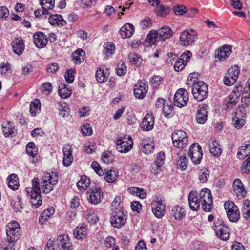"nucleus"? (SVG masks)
Wrapping results in <instances>:
<instances>
[{"instance_id": "nucleus-1", "label": "nucleus", "mask_w": 250, "mask_h": 250, "mask_svg": "<svg viewBox=\"0 0 250 250\" xmlns=\"http://www.w3.org/2000/svg\"><path fill=\"white\" fill-rule=\"evenodd\" d=\"M32 187L26 188L25 191L31 198V204L37 208L42 203L39 179L34 178L32 181Z\"/></svg>"}, {"instance_id": "nucleus-2", "label": "nucleus", "mask_w": 250, "mask_h": 250, "mask_svg": "<svg viewBox=\"0 0 250 250\" xmlns=\"http://www.w3.org/2000/svg\"><path fill=\"white\" fill-rule=\"evenodd\" d=\"M58 176L54 172H45L42 177V188L44 193H50L58 181Z\"/></svg>"}, {"instance_id": "nucleus-3", "label": "nucleus", "mask_w": 250, "mask_h": 250, "mask_svg": "<svg viewBox=\"0 0 250 250\" xmlns=\"http://www.w3.org/2000/svg\"><path fill=\"white\" fill-rule=\"evenodd\" d=\"M197 38V33L195 30L188 29L180 33L179 42L181 46L188 47L193 45Z\"/></svg>"}, {"instance_id": "nucleus-4", "label": "nucleus", "mask_w": 250, "mask_h": 250, "mask_svg": "<svg viewBox=\"0 0 250 250\" xmlns=\"http://www.w3.org/2000/svg\"><path fill=\"white\" fill-rule=\"evenodd\" d=\"M192 93L194 98L197 101H202L208 95V87L203 81H198L192 84Z\"/></svg>"}, {"instance_id": "nucleus-5", "label": "nucleus", "mask_w": 250, "mask_h": 250, "mask_svg": "<svg viewBox=\"0 0 250 250\" xmlns=\"http://www.w3.org/2000/svg\"><path fill=\"white\" fill-rule=\"evenodd\" d=\"M152 211L155 216L162 218L165 213L166 204L165 199L162 197L156 196L151 202Z\"/></svg>"}, {"instance_id": "nucleus-6", "label": "nucleus", "mask_w": 250, "mask_h": 250, "mask_svg": "<svg viewBox=\"0 0 250 250\" xmlns=\"http://www.w3.org/2000/svg\"><path fill=\"white\" fill-rule=\"evenodd\" d=\"M198 196L202 209L206 212H210L212 208L213 200L210 191L208 188L203 189Z\"/></svg>"}, {"instance_id": "nucleus-7", "label": "nucleus", "mask_w": 250, "mask_h": 250, "mask_svg": "<svg viewBox=\"0 0 250 250\" xmlns=\"http://www.w3.org/2000/svg\"><path fill=\"white\" fill-rule=\"evenodd\" d=\"M6 234L9 242H16L21 235L19 223L15 221L9 222L6 226Z\"/></svg>"}, {"instance_id": "nucleus-8", "label": "nucleus", "mask_w": 250, "mask_h": 250, "mask_svg": "<svg viewBox=\"0 0 250 250\" xmlns=\"http://www.w3.org/2000/svg\"><path fill=\"white\" fill-rule=\"evenodd\" d=\"M133 139L130 136L124 135L116 141L117 149L120 153H126L133 147Z\"/></svg>"}, {"instance_id": "nucleus-9", "label": "nucleus", "mask_w": 250, "mask_h": 250, "mask_svg": "<svg viewBox=\"0 0 250 250\" xmlns=\"http://www.w3.org/2000/svg\"><path fill=\"white\" fill-rule=\"evenodd\" d=\"M224 208L228 218L232 222H236L240 218V212L237 206L232 201H228L224 204Z\"/></svg>"}, {"instance_id": "nucleus-10", "label": "nucleus", "mask_w": 250, "mask_h": 250, "mask_svg": "<svg viewBox=\"0 0 250 250\" xmlns=\"http://www.w3.org/2000/svg\"><path fill=\"white\" fill-rule=\"evenodd\" d=\"M214 229L216 235L222 240H227L230 237L229 228L219 219L214 222Z\"/></svg>"}, {"instance_id": "nucleus-11", "label": "nucleus", "mask_w": 250, "mask_h": 250, "mask_svg": "<svg viewBox=\"0 0 250 250\" xmlns=\"http://www.w3.org/2000/svg\"><path fill=\"white\" fill-rule=\"evenodd\" d=\"M240 71L237 65L232 66L229 69L223 79L224 84L228 86L233 85L238 79Z\"/></svg>"}, {"instance_id": "nucleus-12", "label": "nucleus", "mask_w": 250, "mask_h": 250, "mask_svg": "<svg viewBox=\"0 0 250 250\" xmlns=\"http://www.w3.org/2000/svg\"><path fill=\"white\" fill-rule=\"evenodd\" d=\"M172 139L173 145L177 148H184L188 142V138L185 131L177 130L172 134Z\"/></svg>"}, {"instance_id": "nucleus-13", "label": "nucleus", "mask_w": 250, "mask_h": 250, "mask_svg": "<svg viewBox=\"0 0 250 250\" xmlns=\"http://www.w3.org/2000/svg\"><path fill=\"white\" fill-rule=\"evenodd\" d=\"M188 101V93L184 88L177 90L174 97V104L178 107H183L187 105Z\"/></svg>"}, {"instance_id": "nucleus-14", "label": "nucleus", "mask_w": 250, "mask_h": 250, "mask_svg": "<svg viewBox=\"0 0 250 250\" xmlns=\"http://www.w3.org/2000/svg\"><path fill=\"white\" fill-rule=\"evenodd\" d=\"M246 110L243 108H237L235 110L232 122L234 126L237 129L243 127L246 123Z\"/></svg>"}, {"instance_id": "nucleus-15", "label": "nucleus", "mask_w": 250, "mask_h": 250, "mask_svg": "<svg viewBox=\"0 0 250 250\" xmlns=\"http://www.w3.org/2000/svg\"><path fill=\"white\" fill-rule=\"evenodd\" d=\"M189 156L192 162L195 164H198L202 159L203 153L202 148L197 143L192 144L189 150Z\"/></svg>"}, {"instance_id": "nucleus-16", "label": "nucleus", "mask_w": 250, "mask_h": 250, "mask_svg": "<svg viewBox=\"0 0 250 250\" xmlns=\"http://www.w3.org/2000/svg\"><path fill=\"white\" fill-rule=\"evenodd\" d=\"M86 196L89 203L91 204L97 205L101 202L103 195L101 189L96 188L87 191Z\"/></svg>"}, {"instance_id": "nucleus-17", "label": "nucleus", "mask_w": 250, "mask_h": 250, "mask_svg": "<svg viewBox=\"0 0 250 250\" xmlns=\"http://www.w3.org/2000/svg\"><path fill=\"white\" fill-rule=\"evenodd\" d=\"M126 222V218L123 210L114 211L110 218V223L114 228H120Z\"/></svg>"}, {"instance_id": "nucleus-18", "label": "nucleus", "mask_w": 250, "mask_h": 250, "mask_svg": "<svg viewBox=\"0 0 250 250\" xmlns=\"http://www.w3.org/2000/svg\"><path fill=\"white\" fill-rule=\"evenodd\" d=\"M55 243L60 250H72L73 249L70 238L67 235L58 236Z\"/></svg>"}, {"instance_id": "nucleus-19", "label": "nucleus", "mask_w": 250, "mask_h": 250, "mask_svg": "<svg viewBox=\"0 0 250 250\" xmlns=\"http://www.w3.org/2000/svg\"><path fill=\"white\" fill-rule=\"evenodd\" d=\"M191 55V52L190 51H187L183 53L174 64L175 70L177 72L182 71L188 62Z\"/></svg>"}, {"instance_id": "nucleus-20", "label": "nucleus", "mask_w": 250, "mask_h": 250, "mask_svg": "<svg viewBox=\"0 0 250 250\" xmlns=\"http://www.w3.org/2000/svg\"><path fill=\"white\" fill-rule=\"evenodd\" d=\"M148 85L146 82H139L135 86L134 94L135 96L140 99H143L146 94Z\"/></svg>"}, {"instance_id": "nucleus-21", "label": "nucleus", "mask_w": 250, "mask_h": 250, "mask_svg": "<svg viewBox=\"0 0 250 250\" xmlns=\"http://www.w3.org/2000/svg\"><path fill=\"white\" fill-rule=\"evenodd\" d=\"M33 39L35 45L39 48L45 47L48 43L47 37L41 32L34 33Z\"/></svg>"}, {"instance_id": "nucleus-22", "label": "nucleus", "mask_w": 250, "mask_h": 250, "mask_svg": "<svg viewBox=\"0 0 250 250\" xmlns=\"http://www.w3.org/2000/svg\"><path fill=\"white\" fill-rule=\"evenodd\" d=\"M233 191L238 199L244 197L247 191L242 181L239 179H235L233 183Z\"/></svg>"}, {"instance_id": "nucleus-23", "label": "nucleus", "mask_w": 250, "mask_h": 250, "mask_svg": "<svg viewBox=\"0 0 250 250\" xmlns=\"http://www.w3.org/2000/svg\"><path fill=\"white\" fill-rule=\"evenodd\" d=\"M62 151L63 154V164L65 166H69L73 161L72 148L69 144H66L63 146Z\"/></svg>"}, {"instance_id": "nucleus-24", "label": "nucleus", "mask_w": 250, "mask_h": 250, "mask_svg": "<svg viewBox=\"0 0 250 250\" xmlns=\"http://www.w3.org/2000/svg\"><path fill=\"white\" fill-rule=\"evenodd\" d=\"M188 199L190 209L193 211L199 210L201 203L199 196H197L196 192L191 191L189 193Z\"/></svg>"}, {"instance_id": "nucleus-25", "label": "nucleus", "mask_w": 250, "mask_h": 250, "mask_svg": "<svg viewBox=\"0 0 250 250\" xmlns=\"http://www.w3.org/2000/svg\"><path fill=\"white\" fill-rule=\"evenodd\" d=\"M154 119L152 114H147L141 123V127L144 131L151 130L154 126Z\"/></svg>"}, {"instance_id": "nucleus-26", "label": "nucleus", "mask_w": 250, "mask_h": 250, "mask_svg": "<svg viewBox=\"0 0 250 250\" xmlns=\"http://www.w3.org/2000/svg\"><path fill=\"white\" fill-rule=\"evenodd\" d=\"M207 110L208 106L206 104L199 106L196 115V119L198 123L204 124L207 121L208 115Z\"/></svg>"}, {"instance_id": "nucleus-27", "label": "nucleus", "mask_w": 250, "mask_h": 250, "mask_svg": "<svg viewBox=\"0 0 250 250\" xmlns=\"http://www.w3.org/2000/svg\"><path fill=\"white\" fill-rule=\"evenodd\" d=\"M11 45L13 52L18 55L21 54L25 49L24 41L21 38L15 39L12 42Z\"/></svg>"}, {"instance_id": "nucleus-28", "label": "nucleus", "mask_w": 250, "mask_h": 250, "mask_svg": "<svg viewBox=\"0 0 250 250\" xmlns=\"http://www.w3.org/2000/svg\"><path fill=\"white\" fill-rule=\"evenodd\" d=\"M165 159V154L163 152H160L157 156V158L155 161L154 165L152 167L151 172L154 174L156 175L161 171L160 168L164 163Z\"/></svg>"}, {"instance_id": "nucleus-29", "label": "nucleus", "mask_w": 250, "mask_h": 250, "mask_svg": "<svg viewBox=\"0 0 250 250\" xmlns=\"http://www.w3.org/2000/svg\"><path fill=\"white\" fill-rule=\"evenodd\" d=\"M161 40H165L171 38L173 35V31L171 28L168 26H164L156 30Z\"/></svg>"}, {"instance_id": "nucleus-30", "label": "nucleus", "mask_w": 250, "mask_h": 250, "mask_svg": "<svg viewBox=\"0 0 250 250\" xmlns=\"http://www.w3.org/2000/svg\"><path fill=\"white\" fill-rule=\"evenodd\" d=\"M48 22L53 26L62 27L66 24V21L60 15L55 14L48 18Z\"/></svg>"}, {"instance_id": "nucleus-31", "label": "nucleus", "mask_w": 250, "mask_h": 250, "mask_svg": "<svg viewBox=\"0 0 250 250\" xmlns=\"http://www.w3.org/2000/svg\"><path fill=\"white\" fill-rule=\"evenodd\" d=\"M87 234V229L86 225L83 224L76 227L73 231L74 236L78 240L83 239L86 236Z\"/></svg>"}, {"instance_id": "nucleus-32", "label": "nucleus", "mask_w": 250, "mask_h": 250, "mask_svg": "<svg viewBox=\"0 0 250 250\" xmlns=\"http://www.w3.org/2000/svg\"><path fill=\"white\" fill-rule=\"evenodd\" d=\"M120 34L123 38H130L134 32V28L131 23H126L120 30Z\"/></svg>"}, {"instance_id": "nucleus-33", "label": "nucleus", "mask_w": 250, "mask_h": 250, "mask_svg": "<svg viewBox=\"0 0 250 250\" xmlns=\"http://www.w3.org/2000/svg\"><path fill=\"white\" fill-rule=\"evenodd\" d=\"M209 151L214 156L218 157L222 153V149L219 143L214 139H211L209 144Z\"/></svg>"}, {"instance_id": "nucleus-34", "label": "nucleus", "mask_w": 250, "mask_h": 250, "mask_svg": "<svg viewBox=\"0 0 250 250\" xmlns=\"http://www.w3.org/2000/svg\"><path fill=\"white\" fill-rule=\"evenodd\" d=\"M105 174L104 179L107 182L109 183L115 182L119 176L118 170L114 168L105 170Z\"/></svg>"}, {"instance_id": "nucleus-35", "label": "nucleus", "mask_w": 250, "mask_h": 250, "mask_svg": "<svg viewBox=\"0 0 250 250\" xmlns=\"http://www.w3.org/2000/svg\"><path fill=\"white\" fill-rule=\"evenodd\" d=\"M250 156V142H245L239 148L237 157L239 159H243L247 156Z\"/></svg>"}, {"instance_id": "nucleus-36", "label": "nucleus", "mask_w": 250, "mask_h": 250, "mask_svg": "<svg viewBox=\"0 0 250 250\" xmlns=\"http://www.w3.org/2000/svg\"><path fill=\"white\" fill-rule=\"evenodd\" d=\"M85 53L82 49H78L72 54V61L75 64H81L85 59Z\"/></svg>"}, {"instance_id": "nucleus-37", "label": "nucleus", "mask_w": 250, "mask_h": 250, "mask_svg": "<svg viewBox=\"0 0 250 250\" xmlns=\"http://www.w3.org/2000/svg\"><path fill=\"white\" fill-rule=\"evenodd\" d=\"M231 53V46L230 45L223 46L218 49L216 56L220 61H223L228 57Z\"/></svg>"}, {"instance_id": "nucleus-38", "label": "nucleus", "mask_w": 250, "mask_h": 250, "mask_svg": "<svg viewBox=\"0 0 250 250\" xmlns=\"http://www.w3.org/2000/svg\"><path fill=\"white\" fill-rule=\"evenodd\" d=\"M155 8V12L157 16L161 17H167L171 11V7L168 5L160 4Z\"/></svg>"}, {"instance_id": "nucleus-39", "label": "nucleus", "mask_w": 250, "mask_h": 250, "mask_svg": "<svg viewBox=\"0 0 250 250\" xmlns=\"http://www.w3.org/2000/svg\"><path fill=\"white\" fill-rule=\"evenodd\" d=\"M72 94V89L68 85L61 83L59 86V95L62 99L69 98Z\"/></svg>"}, {"instance_id": "nucleus-40", "label": "nucleus", "mask_w": 250, "mask_h": 250, "mask_svg": "<svg viewBox=\"0 0 250 250\" xmlns=\"http://www.w3.org/2000/svg\"><path fill=\"white\" fill-rule=\"evenodd\" d=\"M40 4L42 7V14H48V10L53 9L55 5L54 0H40Z\"/></svg>"}, {"instance_id": "nucleus-41", "label": "nucleus", "mask_w": 250, "mask_h": 250, "mask_svg": "<svg viewBox=\"0 0 250 250\" xmlns=\"http://www.w3.org/2000/svg\"><path fill=\"white\" fill-rule=\"evenodd\" d=\"M8 187L13 190H17L19 187V181L17 175L15 174H11L7 178Z\"/></svg>"}, {"instance_id": "nucleus-42", "label": "nucleus", "mask_w": 250, "mask_h": 250, "mask_svg": "<svg viewBox=\"0 0 250 250\" xmlns=\"http://www.w3.org/2000/svg\"><path fill=\"white\" fill-rule=\"evenodd\" d=\"M239 98L237 95L234 93H230L225 100L224 104L226 106L227 109H229L236 105Z\"/></svg>"}, {"instance_id": "nucleus-43", "label": "nucleus", "mask_w": 250, "mask_h": 250, "mask_svg": "<svg viewBox=\"0 0 250 250\" xmlns=\"http://www.w3.org/2000/svg\"><path fill=\"white\" fill-rule=\"evenodd\" d=\"M26 151L29 156L33 157L32 162L36 163V161L34 160V158L38 153V148L35 143L32 142L28 143L26 145Z\"/></svg>"}, {"instance_id": "nucleus-44", "label": "nucleus", "mask_w": 250, "mask_h": 250, "mask_svg": "<svg viewBox=\"0 0 250 250\" xmlns=\"http://www.w3.org/2000/svg\"><path fill=\"white\" fill-rule=\"evenodd\" d=\"M41 104L39 99H35L31 102L30 112L32 116H35L41 111Z\"/></svg>"}, {"instance_id": "nucleus-45", "label": "nucleus", "mask_w": 250, "mask_h": 250, "mask_svg": "<svg viewBox=\"0 0 250 250\" xmlns=\"http://www.w3.org/2000/svg\"><path fill=\"white\" fill-rule=\"evenodd\" d=\"M90 184L89 178L85 175L81 177V179L77 182V186L78 189L82 190H85L87 188Z\"/></svg>"}, {"instance_id": "nucleus-46", "label": "nucleus", "mask_w": 250, "mask_h": 250, "mask_svg": "<svg viewBox=\"0 0 250 250\" xmlns=\"http://www.w3.org/2000/svg\"><path fill=\"white\" fill-rule=\"evenodd\" d=\"M55 209L53 207H50L44 210L39 218V222L43 224L44 222L50 218L54 213Z\"/></svg>"}, {"instance_id": "nucleus-47", "label": "nucleus", "mask_w": 250, "mask_h": 250, "mask_svg": "<svg viewBox=\"0 0 250 250\" xmlns=\"http://www.w3.org/2000/svg\"><path fill=\"white\" fill-rule=\"evenodd\" d=\"M171 215L176 220H181L185 216L184 209L178 206H174L171 210Z\"/></svg>"}, {"instance_id": "nucleus-48", "label": "nucleus", "mask_w": 250, "mask_h": 250, "mask_svg": "<svg viewBox=\"0 0 250 250\" xmlns=\"http://www.w3.org/2000/svg\"><path fill=\"white\" fill-rule=\"evenodd\" d=\"M115 51V46L112 42H107L104 45L103 54L109 57L112 55Z\"/></svg>"}, {"instance_id": "nucleus-49", "label": "nucleus", "mask_w": 250, "mask_h": 250, "mask_svg": "<svg viewBox=\"0 0 250 250\" xmlns=\"http://www.w3.org/2000/svg\"><path fill=\"white\" fill-rule=\"evenodd\" d=\"M3 133L6 137L12 135L14 132L13 124L11 122H4L2 125Z\"/></svg>"}, {"instance_id": "nucleus-50", "label": "nucleus", "mask_w": 250, "mask_h": 250, "mask_svg": "<svg viewBox=\"0 0 250 250\" xmlns=\"http://www.w3.org/2000/svg\"><path fill=\"white\" fill-rule=\"evenodd\" d=\"M128 190L131 194L135 195L141 199H145L146 196V192L143 188L133 187L129 188Z\"/></svg>"}, {"instance_id": "nucleus-51", "label": "nucleus", "mask_w": 250, "mask_h": 250, "mask_svg": "<svg viewBox=\"0 0 250 250\" xmlns=\"http://www.w3.org/2000/svg\"><path fill=\"white\" fill-rule=\"evenodd\" d=\"M158 39L159 36L156 30H152L147 34L146 41L150 45H152L155 44Z\"/></svg>"}, {"instance_id": "nucleus-52", "label": "nucleus", "mask_w": 250, "mask_h": 250, "mask_svg": "<svg viewBox=\"0 0 250 250\" xmlns=\"http://www.w3.org/2000/svg\"><path fill=\"white\" fill-rule=\"evenodd\" d=\"M128 59L131 63L137 66H139L142 63V59L140 56L136 53H130L128 55Z\"/></svg>"}, {"instance_id": "nucleus-53", "label": "nucleus", "mask_w": 250, "mask_h": 250, "mask_svg": "<svg viewBox=\"0 0 250 250\" xmlns=\"http://www.w3.org/2000/svg\"><path fill=\"white\" fill-rule=\"evenodd\" d=\"M209 176V172L207 169H200L198 172V179L202 183H205L207 182Z\"/></svg>"}, {"instance_id": "nucleus-54", "label": "nucleus", "mask_w": 250, "mask_h": 250, "mask_svg": "<svg viewBox=\"0 0 250 250\" xmlns=\"http://www.w3.org/2000/svg\"><path fill=\"white\" fill-rule=\"evenodd\" d=\"M117 74L119 76H124L127 72V67L124 61L121 60L119 62L116 68Z\"/></svg>"}, {"instance_id": "nucleus-55", "label": "nucleus", "mask_w": 250, "mask_h": 250, "mask_svg": "<svg viewBox=\"0 0 250 250\" xmlns=\"http://www.w3.org/2000/svg\"><path fill=\"white\" fill-rule=\"evenodd\" d=\"M242 212L245 218L248 219L250 217V201L247 200L244 202Z\"/></svg>"}, {"instance_id": "nucleus-56", "label": "nucleus", "mask_w": 250, "mask_h": 250, "mask_svg": "<svg viewBox=\"0 0 250 250\" xmlns=\"http://www.w3.org/2000/svg\"><path fill=\"white\" fill-rule=\"evenodd\" d=\"M178 160H177V164L179 166V168L182 170L186 169L188 164V160L185 155H180V153H178Z\"/></svg>"}, {"instance_id": "nucleus-57", "label": "nucleus", "mask_w": 250, "mask_h": 250, "mask_svg": "<svg viewBox=\"0 0 250 250\" xmlns=\"http://www.w3.org/2000/svg\"><path fill=\"white\" fill-rule=\"evenodd\" d=\"M162 82L163 78L161 77L155 75L151 78L150 80V83L153 88L157 89L162 83Z\"/></svg>"}, {"instance_id": "nucleus-58", "label": "nucleus", "mask_w": 250, "mask_h": 250, "mask_svg": "<svg viewBox=\"0 0 250 250\" xmlns=\"http://www.w3.org/2000/svg\"><path fill=\"white\" fill-rule=\"evenodd\" d=\"M53 89L51 83L49 82L44 83L41 86V90L43 94L48 96L50 94Z\"/></svg>"}, {"instance_id": "nucleus-59", "label": "nucleus", "mask_w": 250, "mask_h": 250, "mask_svg": "<svg viewBox=\"0 0 250 250\" xmlns=\"http://www.w3.org/2000/svg\"><path fill=\"white\" fill-rule=\"evenodd\" d=\"M96 78L99 83H102L107 80V77L103 70L99 68L96 73Z\"/></svg>"}, {"instance_id": "nucleus-60", "label": "nucleus", "mask_w": 250, "mask_h": 250, "mask_svg": "<svg viewBox=\"0 0 250 250\" xmlns=\"http://www.w3.org/2000/svg\"><path fill=\"white\" fill-rule=\"evenodd\" d=\"M121 198L120 196H116L115 197L113 201L111 204V208L113 211L118 210H123L122 207L120 206Z\"/></svg>"}, {"instance_id": "nucleus-61", "label": "nucleus", "mask_w": 250, "mask_h": 250, "mask_svg": "<svg viewBox=\"0 0 250 250\" xmlns=\"http://www.w3.org/2000/svg\"><path fill=\"white\" fill-rule=\"evenodd\" d=\"M113 159V156L110 152H104L102 154L101 160L104 164H110L112 162Z\"/></svg>"}, {"instance_id": "nucleus-62", "label": "nucleus", "mask_w": 250, "mask_h": 250, "mask_svg": "<svg viewBox=\"0 0 250 250\" xmlns=\"http://www.w3.org/2000/svg\"><path fill=\"white\" fill-rule=\"evenodd\" d=\"M92 168L100 176H104L105 172L102 169L100 165L96 162L94 161L91 165Z\"/></svg>"}, {"instance_id": "nucleus-63", "label": "nucleus", "mask_w": 250, "mask_h": 250, "mask_svg": "<svg viewBox=\"0 0 250 250\" xmlns=\"http://www.w3.org/2000/svg\"><path fill=\"white\" fill-rule=\"evenodd\" d=\"M75 70L73 69L68 70L64 74V77L66 81L69 83H72L74 80Z\"/></svg>"}, {"instance_id": "nucleus-64", "label": "nucleus", "mask_w": 250, "mask_h": 250, "mask_svg": "<svg viewBox=\"0 0 250 250\" xmlns=\"http://www.w3.org/2000/svg\"><path fill=\"white\" fill-rule=\"evenodd\" d=\"M241 170L244 173L250 172V156L243 162L241 167Z\"/></svg>"}]
</instances>
